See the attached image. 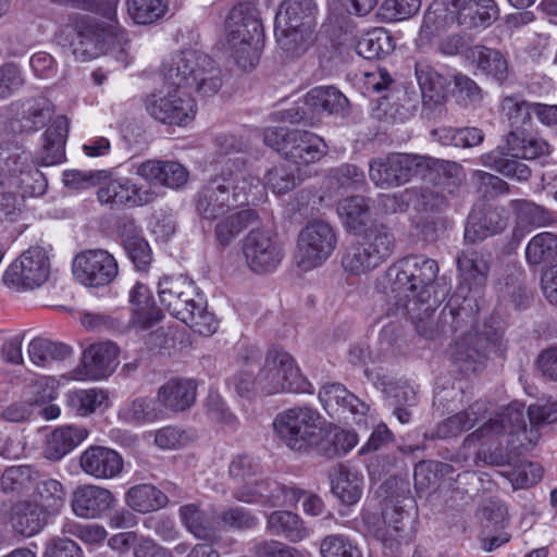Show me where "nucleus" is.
Instances as JSON below:
<instances>
[{
	"label": "nucleus",
	"instance_id": "nucleus-36",
	"mask_svg": "<svg viewBox=\"0 0 557 557\" xmlns=\"http://www.w3.org/2000/svg\"><path fill=\"white\" fill-rule=\"evenodd\" d=\"M332 494L346 506L359 502L363 491V476L354 468L343 463L334 466L330 472Z\"/></svg>",
	"mask_w": 557,
	"mask_h": 557
},
{
	"label": "nucleus",
	"instance_id": "nucleus-29",
	"mask_svg": "<svg viewBox=\"0 0 557 557\" xmlns=\"http://www.w3.org/2000/svg\"><path fill=\"white\" fill-rule=\"evenodd\" d=\"M119 347L111 342L94 344L84 350L77 374L84 379L109 377L117 366Z\"/></svg>",
	"mask_w": 557,
	"mask_h": 557
},
{
	"label": "nucleus",
	"instance_id": "nucleus-62",
	"mask_svg": "<svg viewBox=\"0 0 557 557\" xmlns=\"http://www.w3.org/2000/svg\"><path fill=\"white\" fill-rule=\"evenodd\" d=\"M131 18L140 25H149L162 18L169 10V0H127Z\"/></svg>",
	"mask_w": 557,
	"mask_h": 557
},
{
	"label": "nucleus",
	"instance_id": "nucleus-13",
	"mask_svg": "<svg viewBox=\"0 0 557 557\" xmlns=\"http://www.w3.org/2000/svg\"><path fill=\"white\" fill-rule=\"evenodd\" d=\"M50 262L42 247H30L16 258L3 274V283L17 288L33 289L49 277Z\"/></svg>",
	"mask_w": 557,
	"mask_h": 557
},
{
	"label": "nucleus",
	"instance_id": "nucleus-57",
	"mask_svg": "<svg viewBox=\"0 0 557 557\" xmlns=\"http://www.w3.org/2000/svg\"><path fill=\"white\" fill-rule=\"evenodd\" d=\"M71 354V346L45 337H35L28 345L30 361L39 367H47L52 361H62Z\"/></svg>",
	"mask_w": 557,
	"mask_h": 557
},
{
	"label": "nucleus",
	"instance_id": "nucleus-19",
	"mask_svg": "<svg viewBox=\"0 0 557 557\" xmlns=\"http://www.w3.org/2000/svg\"><path fill=\"white\" fill-rule=\"evenodd\" d=\"M414 74L420 88L423 113L428 117L442 114L448 99L451 78L425 61L416 62Z\"/></svg>",
	"mask_w": 557,
	"mask_h": 557
},
{
	"label": "nucleus",
	"instance_id": "nucleus-34",
	"mask_svg": "<svg viewBox=\"0 0 557 557\" xmlns=\"http://www.w3.org/2000/svg\"><path fill=\"white\" fill-rule=\"evenodd\" d=\"M487 412V405L483 400H476L466 410L460 411L441 423L431 433H425L428 440H446L457 437L462 432L472 429Z\"/></svg>",
	"mask_w": 557,
	"mask_h": 557
},
{
	"label": "nucleus",
	"instance_id": "nucleus-3",
	"mask_svg": "<svg viewBox=\"0 0 557 557\" xmlns=\"http://www.w3.org/2000/svg\"><path fill=\"white\" fill-rule=\"evenodd\" d=\"M260 181L248 171H223L198 190L195 205L201 220L215 221L228 211L250 202L249 194Z\"/></svg>",
	"mask_w": 557,
	"mask_h": 557
},
{
	"label": "nucleus",
	"instance_id": "nucleus-27",
	"mask_svg": "<svg viewBox=\"0 0 557 557\" xmlns=\"http://www.w3.org/2000/svg\"><path fill=\"white\" fill-rule=\"evenodd\" d=\"M317 433L319 435L312 441L310 453L326 459L343 457L358 444V434L355 431L344 430L325 421L320 424Z\"/></svg>",
	"mask_w": 557,
	"mask_h": 557
},
{
	"label": "nucleus",
	"instance_id": "nucleus-22",
	"mask_svg": "<svg viewBox=\"0 0 557 557\" xmlns=\"http://www.w3.org/2000/svg\"><path fill=\"white\" fill-rule=\"evenodd\" d=\"M487 434H508L517 436V441L528 440L530 444H535L533 437L527 434V420L524 417V406L520 403H511L503 408L494 418L485 422L480 429L472 432L467 440H480Z\"/></svg>",
	"mask_w": 557,
	"mask_h": 557
},
{
	"label": "nucleus",
	"instance_id": "nucleus-47",
	"mask_svg": "<svg viewBox=\"0 0 557 557\" xmlns=\"http://www.w3.org/2000/svg\"><path fill=\"white\" fill-rule=\"evenodd\" d=\"M361 243L369 250L379 265L384 263L394 252L396 239L392 230L382 223H372L362 230Z\"/></svg>",
	"mask_w": 557,
	"mask_h": 557
},
{
	"label": "nucleus",
	"instance_id": "nucleus-53",
	"mask_svg": "<svg viewBox=\"0 0 557 557\" xmlns=\"http://www.w3.org/2000/svg\"><path fill=\"white\" fill-rule=\"evenodd\" d=\"M527 449L522 440L516 444V440L512 438L508 441L506 449L499 444L483 445L478 450L475 459L478 462L494 467L516 466L519 462V457Z\"/></svg>",
	"mask_w": 557,
	"mask_h": 557
},
{
	"label": "nucleus",
	"instance_id": "nucleus-63",
	"mask_svg": "<svg viewBox=\"0 0 557 557\" xmlns=\"http://www.w3.org/2000/svg\"><path fill=\"white\" fill-rule=\"evenodd\" d=\"M218 524L227 530L248 531L259 525L257 515L243 506H227L216 516Z\"/></svg>",
	"mask_w": 557,
	"mask_h": 557
},
{
	"label": "nucleus",
	"instance_id": "nucleus-15",
	"mask_svg": "<svg viewBox=\"0 0 557 557\" xmlns=\"http://www.w3.org/2000/svg\"><path fill=\"white\" fill-rule=\"evenodd\" d=\"M73 274L87 287H103L119 274V264L112 253L104 249H87L73 260Z\"/></svg>",
	"mask_w": 557,
	"mask_h": 557
},
{
	"label": "nucleus",
	"instance_id": "nucleus-41",
	"mask_svg": "<svg viewBox=\"0 0 557 557\" xmlns=\"http://www.w3.org/2000/svg\"><path fill=\"white\" fill-rule=\"evenodd\" d=\"M319 399L325 410L344 411L358 417V422L367 414L369 406L359 399L355 394L349 392L345 385L341 383H326L319 392Z\"/></svg>",
	"mask_w": 557,
	"mask_h": 557
},
{
	"label": "nucleus",
	"instance_id": "nucleus-51",
	"mask_svg": "<svg viewBox=\"0 0 557 557\" xmlns=\"http://www.w3.org/2000/svg\"><path fill=\"white\" fill-rule=\"evenodd\" d=\"M525 260L531 267H555L557 264V235L542 232L534 235L525 247Z\"/></svg>",
	"mask_w": 557,
	"mask_h": 557
},
{
	"label": "nucleus",
	"instance_id": "nucleus-16",
	"mask_svg": "<svg viewBox=\"0 0 557 557\" xmlns=\"http://www.w3.org/2000/svg\"><path fill=\"white\" fill-rule=\"evenodd\" d=\"M247 265L255 273L271 272L282 262L284 252L275 234L265 228H252L243 240Z\"/></svg>",
	"mask_w": 557,
	"mask_h": 557
},
{
	"label": "nucleus",
	"instance_id": "nucleus-64",
	"mask_svg": "<svg viewBox=\"0 0 557 557\" xmlns=\"http://www.w3.org/2000/svg\"><path fill=\"white\" fill-rule=\"evenodd\" d=\"M342 265L346 272L359 275L374 270L379 267V263L359 239L346 247Z\"/></svg>",
	"mask_w": 557,
	"mask_h": 557
},
{
	"label": "nucleus",
	"instance_id": "nucleus-4",
	"mask_svg": "<svg viewBox=\"0 0 557 557\" xmlns=\"http://www.w3.org/2000/svg\"><path fill=\"white\" fill-rule=\"evenodd\" d=\"M161 305L194 332L210 336L218 323L214 314L207 309L203 295L198 293L193 280L185 275H165L158 283Z\"/></svg>",
	"mask_w": 557,
	"mask_h": 557
},
{
	"label": "nucleus",
	"instance_id": "nucleus-1",
	"mask_svg": "<svg viewBox=\"0 0 557 557\" xmlns=\"http://www.w3.org/2000/svg\"><path fill=\"white\" fill-rule=\"evenodd\" d=\"M162 75L175 89L153 92L145 100L151 117L165 125L186 126L196 115V104L184 98L177 88L193 90L199 96H214L222 87V71L207 53L186 49L172 54L162 64Z\"/></svg>",
	"mask_w": 557,
	"mask_h": 557
},
{
	"label": "nucleus",
	"instance_id": "nucleus-31",
	"mask_svg": "<svg viewBox=\"0 0 557 557\" xmlns=\"http://www.w3.org/2000/svg\"><path fill=\"white\" fill-rule=\"evenodd\" d=\"M507 221L503 208L488 206L482 211H472L466 223L465 240L475 244L499 234L507 227Z\"/></svg>",
	"mask_w": 557,
	"mask_h": 557
},
{
	"label": "nucleus",
	"instance_id": "nucleus-21",
	"mask_svg": "<svg viewBox=\"0 0 557 557\" xmlns=\"http://www.w3.org/2000/svg\"><path fill=\"white\" fill-rule=\"evenodd\" d=\"M232 498L245 504H264L271 507L298 502L300 493L271 479L256 478L252 484L235 486Z\"/></svg>",
	"mask_w": 557,
	"mask_h": 557
},
{
	"label": "nucleus",
	"instance_id": "nucleus-52",
	"mask_svg": "<svg viewBox=\"0 0 557 557\" xmlns=\"http://www.w3.org/2000/svg\"><path fill=\"white\" fill-rule=\"evenodd\" d=\"M486 359L485 346L479 345L475 341H468V338L457 342L453 351V361L465 375L482 371Z\"/></svg>",
	"mask_w": 557,
	"mask_h": 557
},
{
	"label": "nucleus",
	"instance_id": "nucleus-23",
	"mask_svg": "<svg viewBox=\"0 0 557 557\" xmlns=\"http://www.w3.org/2000/svg\"><path fill=\"white\" fill-rule=\"evenodd\" d=\"M10 126L14 133L29 134L44 128L52 110L46 98L17 100L9 106Z\"/></svg>",
	"mask_w": 557,
	"mask_h": 557
},
{
	"label": "nucleus",
	"instance_id": "nucleus-30",
	"mask_svg": "<svg viewBox=\"0 0 557 557\" xmlns=\"http://www.w3.org/2000/svg\"><path fill=\"white\" fill-rule=\"evenodd\" d=\"M458 10V26L468 30H483L492 26L500 15L495 0H449Z\"/></svg>",
	"mask_w": 557,
	"mask_h": 557
},
{
	"label": "nucleus",
	"instance_id": "nucleus-10",
	"mask_svg": "<svg viewBox=\"0 0 557 557\" xmlns=\"http://www.w3.org/2000/svg\"><path fill=\"white\" fill-rule=\"evenodd\" d=\"M320 412L308 406H298L280 412L273 426L277 436L292 450L310 453L312 441L319 435L317 430L323 424Z\"/></svg>",
	"mask_w": 557,
	"mask_h": 557
},
{
	"label": "nucleus",
	"instance_id": "nucleus-11",
	"mask_svg": "<svg viewBox=\"0 0 557 557\" xmlns=\"http://www.w3.org/2000/svg\"><path fill=\"white\" fill-rule=\"evenodd\" d=\"M336 244L335 231L327 222H309L298 235L299 267L306 271L320 267L331 257Z\"/></svg>",
	"mask_w": 557,
	"mask_h": 557
},
{
	"label": "nucleus",
	"instance_id": "nucleus-5",
	"mask_svg": "<svg viewBox=\"0 0 557 557\" xmlns=\"http://www.w3.org/2000/svg\"><path fill=\"white\" fill-rule=\"evenodd\" d=\"M396 305L409 309V304H426L432 297L438 275L437 262L424 255H408L387 269Z\"/></svg>",
	"mask_w": 557,
	"mask_h": 557
},
{
	"label": "nucleus",
	"instance_id": "nucleus-18",
	"mask_svg": "<svg viewBox=\"0 0 557 557\" xmlns=\"http://www.w3.org/2000/svg\"><path fill=\"white\" fill-rule=\"evenodd\" d=\"M469 53L468 63L475 76H481L499 87L512 83L515 70L510 65L507 52L484 44H475Z\"/></svg>",
	"mask_w": 557,
	"mask_h": 557
},
{
	"label": "nucleus",
	"instance_id": "nucleus-55",
	"mask_svg": "<svg viewBox=\"0 0 557 557\" xmlns=\"http://www.w3.org/2000/svg\"><path fill=\"white\" fill-rule=\"evenodd\" d=\"M125 500L133 510L145 513L165 507L169 498L152 484H138L127 491Z\"/></svg>",
	"mask_w": 557,
	"mask_h": 557
},
{
	"label": "nucleus",
	"instance_id": "nucleus-38",
	"mask_svg": "<svg viewBox=\"0 0 557 557\" xmlns=\"http://www.w3.org/2000/svg\"><path fill=\"white\" fill-rule=\"evenodd\" d=\"M89 435L85 426L62 425L54 429L47 437L44 456L51 461H59L77 446H79Z\"/></svg>",
	"mask_w": 557,
	"mask_h": 557
},
{
	"label": "nucleus",
	"instance_id": "nucleus-49",
	"mask_svg": "<svg viewBox=\"0 0 557 557\" xmlns=\"http://www.w3.org/2000/svg\"><path fill=\"white\" fill-rule=\"evenodd\" d=\"M22 164L17 165L15 173H10L9 177L15 178V185L21 189L22 197H37L46 193L48 181L42 172L29 163V154L21 147Z\"/></svg>",
	"mask_w": 557,
	"mask_h": 557
},
{
	"label": "nucleus",
	"instance_id": "nucleus-9",
	"mask_svg": "<svg viewBox=\"0 0 557 557\" xmlns=\"http://www.w3.org/2000/svg\"><path fill=\"white\" fill-rule=\"evenodd\" d=\"M263 143L297 165L319 162L329 151L321 136L306 129L268 127L263 132Z\"/></svg>",
	"mask_w": 557,
	"mask_h": 557
},
{
	"label": "nucleus",
	"instance_id": "nucleus-8",
	"mask_svg": "<svg viewBox=\"0 0 557 557\" xmlns=\"http://www.w3.org/2000/svg\"><path fill=\"white\" fill-rule=\"evenodd\" d=\"M258 389L265 395L313 393L312 384L301 373L295 358L278 345L271 346L257 373Z\"/></svg>",
	"mask_w": 557,
	"mask_h": 557
},
{
	"label": "nucleus",
	"instance_id": "nucleus-45",
	"mask_svg": "<svg viewBox=\"0 0 557 557\" xmlns=\"http://www.w3.org/2000/svg\"><path fill=\"white\" fill-rule=\"evenodd\" d=\"M533 107H535V102H529L519 95L506 96L502 100V111L511 127L509 133L518 132L523 137L537 138L530 133L532 128V115L534 114Z\"/></svg>",
	"mask_w": 557,
	"mask_h": 557
},
{
	"label": "nucleus",
	"instance_id": "nucleus-14",
	"mask_svg": "<svg viewBox=\"0 0 557 557\" xmlns=\"http://www.w3.org/2000/svg\"><path fill=\"white\" fill-rule=\"evenodd\" d=\"M479 310L475 293L466 292L463 285H460L441 310L442 324L438 330L448 332L449 336H468L478 324Z\"/></svg>",
	"mask_w": 557,
	"mask_h": 557
},
{
	"label": "nucleus",
	"instance_id": "nucleus-42",
	"mask_svg": "<svg viewBox=\"0 0 557 557\" xmlns=\"http://www.w3.org/2000/svg\"><path fill=\"white\" fill-rule=\"evenodd\" d=\"M458 10L449 0H434L428 8L420 27V39L430 42L455 23L458 24Z\"/></svg>",
	"mask_w": 557,
	"mask_h": 557
},
{
	"label": "nucleus",
	"instance_id": "nucleus-58",
	"mask_svg": "<svg viewBox=\"0 0 557 557\" xmlns=\"http://www.w3.org/2000/svg\"><path fill=\"white\" fill-rule=\"evenodd\" d=\"M180 519L185 528L199 540H210L214 535L213 518L195 504H187L178 510Z\"/></svg>",
	"mask_w": 557,
	"mask_h": 557
},
{
	"label": "nucleus",
	"instance_id": "nucleus-60",
	"mask_svg": "<svg viewBox=\"0 0 557 557\" xmlns=\"http://www.w3.org/2000/svg\"><path fill=\"white\" fill-rule=\"evenodd\" d=\"M326 183L330 189L336 191L359 190L366 185V175L357 165L344 163L329 171Z\"/></svg>",
	"mask_w": 557,
	"mask_h": 557
},
{
	"label": "nucleus",
	"instance_id": "nucleus-26",
	"mask_svg": "<svg viewBox=\"0 0 557 557\" xmlns=\"http://www.w3.org/2000/svg\"><path fill=\"white\" fill-rule=\"evenodd\" d=\"M121 246L138 272H148L153 260L152 249L143 234V230L133 218H123L117 222Z\"/></svg>",
	"mask_w": 557,
	"mask_h": 557
},
{
	"label": "nucleus",
	"instance_id": "nucleus-40",
	"mask_svg": "<svg viewBox=\"0 0 557 557\" xmlns=\"http://www.w3.org/2000/svg\"><path fill=\"white\" fill-rule=\"evenodd\" d=\"M136 174L170 188L182 187L188 178L187 170L175 161L147 160L137 166Z\"/></svg>",
	"mask_w": 557,
	"mask_h": 557
},
{
	"label": "nucleus",
	"instance_id": "nucleus-50",
	"mask_svg": "<svg viewBox=\"0 0 557 557\" xmlns=\"http://www.w3.org/2000/svg\"><path fill=\"white\" fill-rule=\"evenodd\" d=\"M40 479V472L30 465L8 467L0 480L1 491L12 497L27 493Z\"/></svg>",
	"mask_w": 557,
	"mask_h": 557
},
{
	"label": "nucleus",
	"instance_id": "nucleus-6",
	"mask_svg": "<svg viewBox=\"0 0 557 557\" xmlns=\"http://www.w3.org/2000/svg\"><path fill=\"white\" fill-rule=\"evenodd\" d=\"M549 144L543 138H527L518 132L508 133L504 145L482 154V164L517 182H527L532 170L521 160H535L549 154Z\"/></svg>",
	"mask_w": 557,
	"mask_h": 557
},
{
	"label": "nucleus",
	"instance_id": "nucleus-56",
	"mask_svg": "<svg viewBox=\"0 0 557 557\" xmlns=\"http://www.w3.org/2000/svg\"><path fill=\"white\" fill-rule=\"evenodd\" d=\"M337 213L347 231L361 234L367 227L369 205L362 196H350L338 202Z\"/></svg>",
	"mask_w": 557,
	"mask_h": 557
},
{
	"label": "nucleus",
	"instance_id": "nucleus-17",
	"mask_svg": "<svg viewBox=\"0 0 557 557\" xmlns=\"http://www.w3.org/2000/svg\"><path fill=\"white\" fill-rule=\"evenodd\" d=\"M368 84L376 92H385L379 99V106L387 113L408 114L417 110L421 100L420 94L411 84H399L393 79L385 69L368 76Z\"/></svg>",
	"mask_w": 557,
	"mask_h": 557
},
{
	"label": "nucleus",
	"instance_id": "nucleus-43",
	"mask_svg": "<svg viewBox=\"0 0 557 557\" xmlns=\"http://www.w3.org/2000/svg\"><path fill=\"white\" fill-rule=\"evenodd\" d=\"M49 518L50 516L37 503L22 500L12 507L10 522L16 533L30 537L47 525Z\"/></svg>",
	"mask_w": 557,
	"mask_h": 557
},
{
	"label": "nucleus",
	"instance_id": "nucleus-35",
	"mask_svg": "<svg viewBox=\"0 0 557 557\" xmlns=\"http://www.w3.org/2000/svg\"><path fill=\"white\" fill-rule=\"evenodd\" d=\"M196 396V382L184 377L170 379L157 392L160 405L174 412L188 410L195 404Z\"/></svg>",
	"mask_w": 557,
	"mask_h": 557
},
{
	"label": "nucleus",
	"instance_id": "nucleus-32",
	"mask_svg": "<svg viewBox=\"0 0 557 557\" xmlns=\"http://www.w3.org/2000/svg\"><path fill=\"white\" fill-rule=\"evenodd\" d=\"M344 39L339 45L354 48L356 52L368 60L383 59L395 49L394 38L388 30L382 27L372 30L356 39L348 32L343 33Z\"/></svg>",
	"mask_w": 557,
	"mask_h": 557
},
{
	"label": "nucleus",
	"instance_id": "nucleus-61",
	"mask_svg": "<svg viewBox=\"0 0 557 557\" xmlns=\"http://www.w3.org/2000/svg\"><path fill=\"white\" fill-rule=\"evenodd\" d=\"M511 208L520 224L532 227H544L555 222L554 213L543 206L525 199H515Z\"/></svg>",
	"mask_w": 557,
	"mask_h": 557
},
{
	"label": "nucleus",
	"instance_id": "nucleus-7",
	"mask_svg": "<svg viewBox=\"0 0 557 557\" xmlns=\"http://www.w3.org/2000/svg\"><path fill=\"white\" fill-rule=\"evenodd\" d=\"M350 114L348 98L335 86H317L289 108L275 112L276 120L283 123L318 125L322 117L344 119Z\"/></svg>",
	"mask_w": 557,
	"mask_h": 557
},
{
	"label": "nucleus",
	"instance_id": "nucleus-12",
	"mask_svg": "<svg viewBox=\"0 0 557 557\" xmlns=\"http://www.w3.org/2000/svg\"><path fill=\"white\" fill-rule=\"evenodd\" d=\"M423 165L420 156L388 153L373 158L369 162V177L380 188H393L406 184Z\"/></svg>",
	"mask_w": 557,
	"mask_h": 557
},
{
	"label": "nucleus",
	"instance_id": "nucleus-24",
	"mask_svg": "<svg viewBox=\"0 0 557 557\" xmlns=\"http://www.w3.org/2000/svg\"><path fill=\"white\" fill-rule=\"evenodd\" d=\"M227 42L257 40L264 41V32L258 9L249 2L231 9L225 21Z\"/></svg>",
	"mask_w": 557,
	"mask_h": 557
},
{
	"label": "nucleus",
	"instance_id": "nucleus-48",
	"mask_svg": "<svg viewBox=\"0 0 557 557\" xmlns=\"http://www.w3.org/2000/svg\"><path fill=\"white\" fill-rule=\"evenodd\" d=\"M267 530L275 536H283L298 543L309 536L310 531L301 517L289 510H275L268 516Z\"/></svg>",
	"mask_w": 557,
	"mask_h": 557
},
{
	"label": "nucleus",
	"instance_id": "nucleus-25",
	"mask_svg": "<svg viewBox=\"0 0 557 557\" xmlns=\"http://www.w3.org/2000/svg\"><path fill=\"white\" fill-rule=\"evenodd\" d=\"M113 493L94 484L77 486L73 492L72 509L77 517L85 519L102 518L115 506Z\"/></svg>",
	"mask_w": 557,
	"mask_h": 557
},
{
	"label": "nucleus",
	"instance_id": "nucleus-39",
	"mask_svg": "<svg viewBox=\"0 0 557 557\" xmlns=\"http://www.w3.org/2000/svg\"><path fill=\"white\" fill-rule=\"evenodd\" d=\"M260 215L255 209H243L221 219L214 225V244L227 248L246 228L259 224Z\"/></svg>",
	"mask_w": 557,
	"mask_h": 557
},
{
	"label": "nucleus",
	"instance_id": "nucleus-37",
	"mask_svg": "<svg viewBox=\"0 0 557 557\" xmlns=\"http://www.w3.org/2000/svg\"><path fill=\"white\" fill-rule=\"evenodd\" d=\"M67 133L69 120L58 115L42 135V147L37 157L39 165H55L65 160Z\"/></svg>",
	"mask_w": 557,
	"mask_h": 557
},
{
	"label": "nucleus",
	"instance_id": "nucleus-2",
	"mask_svg": "<svg viewBox=\"0 0 557 557\" xmlns=\"http://www.w3.org/2000/svg\"><path fill=\"white\" fill-rule=\"evenodd\" d=\"M59 5L74 8L102 15L109 22H100L95 17L75 14L71 23L61 30L58 41L62 47H69L76 60L86 62L92 60L110 48L121 46L125 40V32L114 23L115 4L103 0H50Z\"/></svg>",
	"mask_w": 557,
	"mask_h": 557
},
{
	"label": "nucleus",
	"instance_id": "nucleus-44",
	"mask_svg": "<svg viewBox=\"0 0 557 557\" xmlns=\"http://www.w3.org/2000/svg\"><path fill=\"white\" fill-rule=\"evenodd\" d=\"M490 255L474 249L463 250L457 257V268L462 281L467 284L463 286L466 292L475 293L487 277L490 270Z\"/></svg>",
	"mask_w": 557,
	"mask_h": 557
},
{
	"label": "nucleus",
	"instance_id": "nucleus-59",
	"mask_svg": "<svg viewBox=\"0 0 557 557\" xmlns=\"http://www.w3.org/2000/svg\"><path fill=\"white\" fill-rule=\"evenodd\" d=\"M33 503H37L49 516L57 515L64 506L65 492L63 485L54 479H45L35 483Z\"/></svg>",
	"mask_w": 557,
	"mask_h": 557
},
{
	"label": "nucleus",
	"instance_id": "nucleus-54",
	"mask_svg": "<svg viewBox=\"0 0 557 557\" xmlns=\"http://www.w3.org/2000/svg\"><path fill=\"white\" fill-rule=\"evenodd\" d=\"M274 33L277 44L290 58H299L313 42V29L311 28H294L288 25L278 28L275 23Z\"/></svg>",
	"mask_w": 557,
	"mask_h": 557
},
{
	"label": "nucleus",
	"instance_id": "nucleus-33",
	"mask_svg": "<svg viewBox=\"0 0 557 557\" xmlns=\"http://www.w3.org/2000/svg\"><path fill=\"white\" fill-rule=\"evenodd\" d=\"M128 301L132 311L131 322L141 330H149L164 318L162 310L156 305L149 287L137 282L129 290Z\"/></svg>",
	"mask_w": 557,
	"mask_h": 557
},
{
	"label": "nucleus",
	"instance_id": "nucleus-46",
	"mask_svg": "<svg viewBox=\"0 0 557 557\" xmlns=\"http://www.w3.org/2000/svg\"><path fill=\"white\" fill-rule=\"evenodd\" d=\"M317 4L313 0H284L276 13L277 27H305L313 29L315 26Z\"/></svg>",
	"mask_w": 557,
	"mask_h": 557
},
{
	"label": "nucleus",
	"instance_id": "nucleus-20",
	"mask_svg": "<svg viewBox=\"0 0 557 557\" xmlns=\"http://www.w3.org/2000/svg\"><path fill=\"white\" fill-rule=\"evenodd\" d=\"M156 194L128 177L111 178L97 190V199L112 210L137 208L152 202Z\"/></svg>",
	"mask_w": 557,
	"mask_h": 557
},
{
	"label": "nucleus",
	"instance_id": "nucleus-28",
	"mask_svg": "<svg viewBox=\"0 0 557 557\" xmlns=\"http://www.w3.org/2000/svg\"><path fill=\"white\" fill-rule=\"evenodd\" d=\"M79 467L87 475L109 480L121 474L124 460L120 453L110 447L91 445L81 454Z\"/></svg>",
	"mask_w": 557,
	"mask_h": 557
}]
</instances>
